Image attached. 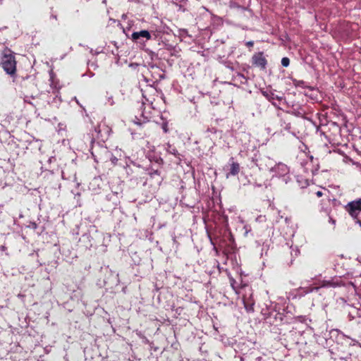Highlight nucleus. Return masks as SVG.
Returning a JSON list of instances; mask_svg holds the SVG:
<instances>
[{"mask_svg": "<svg viewBox=\"0 0 361 361\" xmlns=\"http://www.w3.org/2000/svg\"><path fill=\"white\" fill-rule=\"evenodd\" d=\"M0 64L8 75L11 77L16 76L17 61L15 54L11 50L6 49L3 51Z\"/></svg>", "mask_w": 361, "mask_h": 361, "instance_id": "obj_1", "label": "nucleus"}, {"mask_svg": "<svg viewBox=\"0 0 361 361\" xmlns=\"http://www.w3.org/2000/svg\"><path fill=\"white\" fill-rule=\"evenodd\" d=\"M345 208L352 217L357 218L361 212V199L348 202Z\"/></svg>", "mask_w": 361, "mask_h": 361, "instance_id": "obj_2", "label": "nucleus"}, {"mask_svg": "<svg viewBox=\"0 0 361 361\" xmlns=\"http://www.w3.org/2000/svg\"><path fill=\"white\" fill-rule=\"evenodd\" d=\"M151 38V34L147 30L135 32L132 34V39L135 43H144Z\"/></svg>", "mask_w": 361, "mask_h": 361, "instance_id": "obj_3", "label": "nucleus"}, {"mask_svg": "<svg viewBox=\"0 0 361 361\" xmlns=\"http://www.w3.org/2000/svg\"><path fill=\"white\" fill-rule=\"evenodd\" d=\"M252 64L259 67L262 69H264L267 64V61L263 55L262 52H258L253 55L252 58Z\"/></svg>", "mask_w": 361, "mask_h": 361, "instance_id": "obj_4", "label": "nucleus"}, {"mask_svg": "<svg viewBox=\"0 0 361 361\" xmlns=\"http://www.w3.org/2000/svg\"><path fill=\"white\" fill-rule=\"evenodd\" d=\"M229 161V169H228V172L226 173V178H228L230 176H237L240 171V164L235 162L233 157L230 159Z\"/></svg>", "mask_w": 361, "mask_h": 361, "instance_id": "obj_5", "label": "nucleus"}, {"mask_svg": "<svg viewBox=\"0 0 361 361\" xmlns=\"http://www.w3.org/2000/svg\"><path fill=\"white\" fill-rule=\"evenodd\" d=\"M262 94L274 106H276V104L275 103L274 100L281 102L283 99V97L275 94L274 92H263Z\"/></svg>", "mask_w": 361, "mask_h": 361, "instance_id": "obj_6", "label": "nucleus"}, {"mask_svg": "<svg viewBox=\"0 0 361 361\" xmlns=\"http://www.w3.org/2000/svg\"><path fill=\"white\" fill-rule=\"evenodd\" d=\"M243 304L244 307L247 312H254V305L255 302L252 299H246L245 297H243Z\"/></svg>", "mask_w": 361, "mask_h": 361, "instance_id": "obj_7", "label": "nucleus"}, {"mask_svg": "<svg viewBox=\"0 0 361 361\" xmlns=\"http://www.w3.org/2000/svg\"><path fill=\"white\" fill-rule=\"evenodd\" d=\"M290 64V60L288 57H283L281 59V65L283 67H288Z\"/></svg>", "mask_w": 361, "mask_h": 361, "instance_id": "obj_8", "label": "nucleus"}, {"mask_svg": "<svg viewBox=\"0 0 361 361\" xmlns=\"http://www.w3.org/2000/svg\"><path fill=\"white\" fill-rule=\"evenodd\" d=\"M111 161L112 162V164H113L114 165H116V164H117L118 159H117L116 157L112 156V157H111Z\"/></svg>", "mask_w": 361, "mask_h": 361, "instance_id": "obj_9", "label": "nucleus"}, {"mask_svg": "<svg viewBox=\"0 0 361 361\" xmlns=\"http://www.w3.org/2000/svg\"><path fill=\"white\" fill-rule=\"evenodd\" d=\"M103 47H99L98 49H97L94 51V53L93 54H97L100 52H102L103 51Z\"/></svg>", "mask_w": 361, "mask_h": 361, "instance_id": "obj_10", "label": "nucleus"}, {"mask_svg": "<svg viewBox=\"0 0 361 361\" xmlns=\"http://www.w3.org/2000/svg\"><path fill=\"white\" fill-rule=\"evenodd\" d=\"M162 128H163V130L164 131V133H167L168 132V126H167L166 124H163Z\"/></svg>", "mask_w": 361, "mask_h": 361, "instance_id": "obj_11", "label": "nucleus"}, {"mask_svg": "<svg viewBox=\"0 0 361 361\" xmlns=\"http://www.w3.org/2000/svg\"><path fill=\"white\" fill-rule=\"evenodd\" d=\"M316 195H317V196L318 197H322V196L323 195V192H322V191L319 190V191H317V192H316Z\"/></svg>", "mask_w": 361, "mask_h": 361, "instance_id": "obj_12", "label": "nucleus"}, {"mask_svg": "<svg viewBox=\"0 0 361 361\" xmlns=\"http://www.w3.org/2000/svg\"><path fill=\"white\" fill-rule=\"evenodd\" d=\"M329 219H330L329 221H330L331 222H332V224H335L336 221H335L334 219H331V218H329Z\"/></svg>", "mask_w": 361, "mask_h": 361, "instance_id": "obj_13", "label": "nucleus"}, {"mask_svg": "<svg viewBox=\"0 0 361 361\" xmlns=\"http://www.w3.org/2000/svg\"><path fill=\"white\" fill-rule=\"evenodd\" d=\"M252 44H253V43H252V42H248L246 44V45H247V46L252 45Z\"/></svg>", "mask_w": 361, "mask_h": 361, "instance_id": "obj_14", "label": "nucleus"}, {"mask_svg": "<svg viewBox=\"0 0 361 361\" xmlns=\"http://www.w3.org/2000/svg\"><path fill=\"white\" fill-rule=\"evenodd\" d=\"M32 226H33V228L35 229L37 228V224L35 223H33Z\"/></svg>", "mask_w": 361, "mask_h": 361, "instance_id": "obj_15", "label": "nucleus"}, {"mask_svg": "<svg viewBox=\"0 0 361 361\" xmlns=\"http://www.w3.org/2000/svg\"><path fill=\"white\" fill-rule=\"evenodd\" d=\"M257 360V361H264V360L262 359V357H258Z\"/></svg>", "mask_w": 361, "mask_h": 361, "instance_id": "obj_16", "label": "nucleus"}, {"mask_svg": "<svg viewBox=\"0 0 361 361\" xmlns=\"http://www.w3.org/2000/svg\"><path fill=\"white\" fill-rule=\"evenodd\" d=\"M90 52L93 54V49L92 48L90 49Z\"/></svg>", "mask_w": 361, "mask_h": 361, "instance_id": "obj_17", "label": "nucleus"}, {"mask_svg": "<svg viewBox=\"0 0 361 361\" xmlns=\"http://www.w3.org/2000/svg\"><path fill=\"white\" fill-rule=\"evenodd\" d=\"M1 250H5V247L4 246H1Z\"/></svg>", "mask_w": 361, "mask_h": 361, "instance_id": "obj_18", "label": "nucleus"}, {"mask_svg": "<svg viewBox=\"0 0 361 361\" xmlns=\"http://www.w3.org/2000/svg\"><path fill=\"white\" fill-rule=\"evenodd\" d=\"M313 289L318 290V289H319V288H318V287H315V288H314Z\"/></svg>", "mask_w": 361, "mask_h": 361, "instance_id": "obj_19", "label": "nucleus"}]
</instances>
